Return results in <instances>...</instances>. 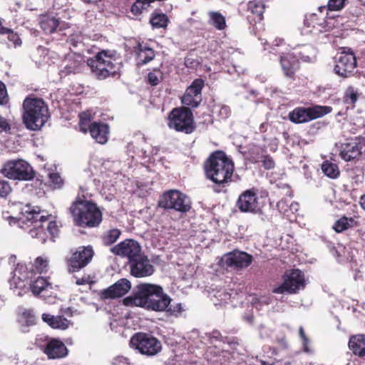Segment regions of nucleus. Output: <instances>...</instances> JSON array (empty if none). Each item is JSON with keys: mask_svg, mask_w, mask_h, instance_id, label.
I'll use <instances>...</instances> for the list:
<instances>
[{"mask_svg": "<svg viewBox=\"0 0 365 365\" xmlns=\"http://www.w3.org/2000/svg\"><path fill=\"white\" fill-rule=\"evenodd\" d=\"M39 24L45 34H51L57 31L60 21L59 19L45 14L41 16Z\"/></svg>", "mask_w": 365, "mask_h": 365, "instance_id": "nucleus-28", "label": "nucleus"}, {"mask_svg": "<svg viewBox=\"0 0 365 365\" xmlns=\"http://www.w3.org/2000/svg\"><path fill=\"white\" fill-rule=\"evenodd\" d=\"M331 110V107L326 106L297 107L289 113L288 117L291 122L301 124L321 118Z\"/></svg>", "mask_w": 365, "mask_h": 365, "instance_id": "nucleus-10", "label": "nucleus"}, {"mask_svg": "<svg viewBox=\"0 0 365 365\" xmlns=\"http://www.w3.org/2000/svg\"><path fill=\"white\" fill-rule=\"evenodd\" d=\"M349 349L353 354L360 358L365 357V334H356L349 337Z\"/></svg>", "mask_w": 365, "mask_h": 365, "instance_id": "nucleus-25", "label": "nucleus"}, {"mask_svg": "<svg viewBox=\"0 0 365 365\" xmlns=\"http://www.w3.org/2000/svg\"><path fill=\"white\" fill-rule=\"evenodd\" d=\"M11 192L9 182L0 178V197H6Z\"/></svg>", "mask_w": 365, "mask_h": 365, "instance_id": "nucleus-50", "label": "nucleus"}, {"mask_svg": "<svg viewBox=\"0 0 365 365\" xmlns=\"http://www.w3.org/2000/svg\"><path fill=\"white\" fill-rule=\"evenodd\" d=\"M170 298L163 292L160 285L141 284L133 296L123 299L126 306H136L147 310L163 312L168 308Z\"/></svg>", "mask_w": 365, "mask_h": 365, "instance_id": "nucleus-1", "label": "nucleus"}, {"mask_svg": "<svg viewBox=\"0 0 365 365\" xmlns=\"http://www.w3.org/2000/svg\"><path fill=\"white\" fill-rule=\"evenodd\" d=\"M9 102V97L5 84L0 81V105L6 106Z\"/></svg>", "mask_w": 365, "mask_h": 365, "instance_id": "nucleus-51", "label": "nucleus"}, {"mask_svg": "<svg viewBox=\"0 0 365 365\" xmlns=\"http://www.w3.org/2000/svg\"><path fill=\"white\" fill-rule=\"evenodd\" d=\"M48 237L51 240L54 241V238L58 235L59 229L55 221H50L48 222L46 228H45Z\"/></svg>", "mask_w": 365, "mask_h": 365, "instance_id": "nucleus-47", "label": "nucleus"}, {"mask_svg": "<svg viewBox=\"0 0 365 365\" xmlns=\"http://www.w3.org/2000/svg\"><path fill=\"white\" fill-rule=\"evenodd\" d=\"M23 108V121L29 130H40L50 118L48 106L42 98L26 97Z\"/></svg>", "mask_w": 365, "mask_h": 365, "instance_id": "nucleus-3", "label": "nucleus"}, {"mask_svg": "<svg viewBox=\"0 0 365 365\" xmlns=\"http://www.w3.org/2000/svg\"><path fill=\"white\" fill-rule=\"evenodd\" d=\"M210 339L212 341L215 340V341H222L224 343L227 341V337H223L222 336L220 331L218 330H213L210 334Z\"/></svg>", "mask_w": 365, "mask_h": 365, "instance_id": "nucleus-55", "label": "nucleus"}, {"mask_svg": "<svg viewBox=\"0 0 365 365\" xmlns=\"http://www.w3.org/2000/svg\"><path fill=\"white\" fill-rule=\"evenodd\" d=\"M347 0H329L327 6H320L319 10L323 12L324 10L330 11H340L345 6Z\"/></svg>", "mask_w": 365, "mask_h": 365, "instance_id": "nucleus-40", "label": "nucleus"}, {"mask_svg": "<svg viewBox=\"0 0 365 365\" xmlns=\"http://www.w3.org/2000/svg\"><path fill=\"white\" fill-rule=\"evenodd\" d=\"M358 222L353 217H348L346 216H342L337 220L332 226V229L336 233H341L350 228L356 227Z\"/></svg>", "mask_w": 365, "mask_h": 365, "instance_id": "nucleus-30", "label": "nucleus"}, {"mask_svg": "<svg viewBox=\"0 0 365 365\" xmlns=\"http://www.w3.org/2000/svg\"><path fill=\"white\" fill-rule=\"evenodd\" d=\"M89 277H83L81 278H78L76 279V284L78 285H85V284H89L90 283V281H89Z\"/></svg>", "mask_w": 365, "mask_h": 365, "instance_id": "nucleus-61", "label": "nucleus"}, {"mask_svg": "<svg viewBox=\"0 0 365 365\" xmlns=\"http://www.w3.org/2000/svg\"><path fill=\"white\" fill-rule=\"evenodd\" d=\"M163 79V72L158 69H153L148 74V83L152 86H156Z\"/></svg>", "mask_w": 365, "mask_h": 365, "instance_id": "nucleus-42", "label": "nucleus"}, {"mask_svg": "<svg viewBox=\"0 0 365 365\" xmlns=\"http://www.w3.org/2000/svg\"><path fill=\"white\" fill-rule=\"evenodd\" d=\"M280 63L284 74L289 78L294 79L295 73L300 67L299 59L292 54H287L281 56Z\"/></svg>", "mask_w": 365, "mask_h": 365, "instance_id": "nucleus-23", "label": "nucleus"}, {"mask_svg": "<svg viewBox=\"0 0 365 365\" xmlns=\"http://www.w3.org/2000/svg\"><path fill=\"white\" fill-rule=\"evenodd\" d=\"M205 86V81L202 78L195 79L186 88L181 97V103L187 108H195L199 106L202 101V90Z\"/></svg>", "mask_w": 365, "mask_h": 365, "instance_id": "nucleus-14", "label": "nucleus"}, {"mask_svg": "<svg viewBox=\"0 0 365 365\" xmlns=\"http://www.w3.org/2000/svg\"><path fill=\"white\" fill-rule=\"evenodd\" d=\"M34 267L39 274L46 273L48 270L49 262L46 257H38L34 260Z\"/></svg>", "mask_w": 365, "mask_h": 365, "instance_id": "nucleus-43", "label": "nucleus"}, {"mask_svg": "<svg viewBox=\"0 0 365 365\" xmlns=\"http://www.w3.org/2000/svg\"><path fill=\"white\" fill-rule=\"evenodd\" d=\"M10 131L11 125L9 124L8 120L0 115V133L3 132L10 133Z\"/></svg>", "mask_w": 365, "mask_h": 365, "instance_id": "nucleus-53", "label": "nucleus"}, {"mask_svg": "<svg viewBox=\"0 0 365 365\" xmlns=\"http://www.w3.org/2000/svg\"><path fill=\"white\" fill-rule=\"evenodd\" d=\"M284 43V41L283 38H277L274 40L272 43L275 46H279L282 45Z\"/></svg>", "mask_w": 365, "mask_h": 365, "instance_id": "nucleus-62", "label": "nucleus"}, {"mask_svg": "<svg viewBox=\"0 0 365 365\" xmlns=\"http://www.w3.org/2000/svg\"><path fill=\"white\" fill-rule=\"evenodd\" d=\"M130 274L136 278H143L152 275L155 272V268L148 257L141 254L128 262Z\"/></svg>", "mask_w": 365, "mask_h": 365, "instance_id": "nucleus-18", "label": "nucleus"}, {"mask_svg": "<svg viewBox=\"0 0 365 365\" xmlns=\"http://www.w3.org/2000/svg\"><path fill=\"white\" fill-rule=\"evenodd\" d=\"M206 176L213 182L223 185L230 180L234 172V163L224 151L212 153L204 164Z\"/></svg>", "mask_w": 365, "mask_h": 365, "instance_id": "nucleus-2", "label": "nucleus"}, {"mask_svg": "<svg viewBox=\"0 0 365 365\" xmlns=\"http://www.w3.org/2000/svg\"><path fill=\"white\" fill-rule=\"evenodd\" d=\"M1 35L6 34L8 40L11 42L14 46L21 44V40L18 33L14 32L13 29L6 27L5 29H1Z\"/></svg>", "mask_w": 365, "mask_h": 365, "instance_id": "nucleus-45", "label": "nucleus"}, {"mask_svg": "<svg viewBox=\"0 0 365 365\" xmlns=\"http://www.w3.org/2000/svg\"><path fill=\"white\" fill-rule=\"evenodd\" d=\"M110 252L120 257H126L128 262L142 254L140 243L133 239H125L110 248Z\"/></svg>", "mask_w": 365, "mask_h": 365, "instance_id": "nucleus-15", "label": "nucleus"}, {"mask_svg": "<svg viewBox=\"0 0 365 365\" xmlns=\"http://www.w3.org/2000/svg\"><path fill=\"white\" fill-rule=\"evenodd\" d=\"M268 192L265 190L259 191L252 187V213H262V209L266 204Z\"/></svg>", "mask_w": 365, "mask_h": 365, "instance_id": "nucleus-29", "label": "nucleus"}, {"mask_svg": "<svg viewBox=\"0 0 365 365\" xmlns=\"http://www.w3.org/2000/svg\"><path fill=\"white\" fill-rule=\"evenodd\" d=\"M359 203L361 208L365 211V194L360 197Z\"/></svg>", "mask_w": 365, "mask_h": 365, "instance_id": "nucleus-64", "label": "nucleus"}, {"mask_svg": "<svg viewBox=\"0 0 365 365\" xmlns=\"http://www.w3.org/2000/svg\"><path fill=\"white\" fill-rule=\"evenodd\" d=\"M91 196L92 195L88 192L87 187L85 186H80L79 191L75 201L79 200L86 203V201H92L91 200Z\"/></svg>", "mask_w": 365, "mask_h": 365, "instance_id": "nucleus-48", "label": "nucleus"}, {"mask_svg": "<svg viewBox=\"0 0 365 365\" xmlns=\"http://www.w3.org/2000/svg\"><path fill=\"white\" fill-rule=\"evenodd\" d=\"M212 25L218 30H222L226 26L225 17L219 12L212 11L210 14Z\"/></svg>", "mask_w": 365, "mask_h": 365, "instance_id": "nucleus-44", "label": "nucleus"}, {"mask_svg": "<svg viewBox=\"0 0 365 365\" xmlns=\"http://www.w3.org/2000/svg\"><path fill=\"white\" fill-rule=\"evenodd\" d=\"M276 343L280 349H284L288 347V344L285 336H282L280 338L276 339Z\"/></svg>", "mask_w": 365, "mask_h": 365, "instance_id": "nucleus-59", "label": "nucleus"}, {"mask_svg": "<svg viewBox=\"0 0 365 365\" xmlns=\"http://www.w3.org/2000/svg\"><path fill=\"white\" fill-rule=\"evenodd\" d=\"M305 287L304 273L298 269L287 270L283 275V282L279 286L273 289L272 292L275 294H295L300 289Z\"/></svg>", "mask_w": 365, "mask_h": 365, "instance_id": "nucleus-11", "label": "nucleus"}, {"mask_svg": "<svg viewBox=\"0 0 365 365\" xmlns=\"http://www.w3.org/2000/svg\"><path fill=\"white\" fill-rule=\"evenodd\" d=\"M83 65V58L81 55L73 53L66 56L63 61V67L60 70L61 76H67L70 74H75L80 72Z\"/></svg>", "mask_w": 365, "mask_h": 365, "instance_id": "nucleus-21", "label": "nucleus"}, {"mask_svg": "<svg viewBox=\"0 0 365 365\" xmlns=\"http://www.w3.org/2000/svg\"><path fill=\"white\" fill-rule=\"evenodd\" d=\"M139 53L138 58L141 61V64H146L152 61L155 57V51L153 49L147 47H143L140 44L138 45Z\"/></svg>", "mask_w": 365, "mask_h": 365, "instance_id": "nucleus-37", "label": "nucleus"}, {"mask_svg": "<svg viewBox=\"0 0 365 365\" xmlns=\"http://www.w3.org/2000/svg\"><path fill=\"white\" fill-rule=\"evenodd\" d=\"M130 288V282L125 278H122L107 289L101 290L99 297L102 300L119 298L127 294Z\"/></svg>", "mask_w": 365, "mask_h": 365, "instance_id": "nucleus-19", "label": "nucleus"}, {"mask_svg": "<svg viewBox=\"0 0 365 365\" xmlns=\"http://www.w3.org/2000/svg\"><path fill=\"white\" fill-rule=\"evenodd\" d=\"M200 62L192 55H188L185 58V66L191 69H197Z\"/></svg>", "mask_w": 365, "mask_h": 365, "instance_id": "nucleus-52", "label": "nucleus"}, {"mask_svg": "<svg viewBox=\"0 0 365 365\" xmlns=\"http://www.w3.org/2000/svg\"><path fill=\"white\" fill-rule=\"evenodd\" d=\"M169 19L165 14L153 13L150 19V23L154 28H165L168 25Z\"/></svg>", "mask_w": 365, "mask_h": 365, "instance_id": "nucleus-36", "label": "nucleus"}, {"mask_svg": "<svg viewBox=\"0 0 365 365\" xmlns=\"http://www.w3.org/2000/svg\"><path fill=\"white\" fill-rule=\"evenodd\" d=\"M24 217L26 221L31 222L32 224L39 223V225H43L48 220V216L43 215L41 210L36 211L34 209H30V207L25 211Z\"/></svg>", "mask_w": 365, "mask_h": 365, "instance_id": "nucleus-32", "label": "nucleus"}, {"mask_svg": "<svg viewBox=\"0 0 365 365\" xmlns=\"http://www.w3.org/2000/svg\"><path fill=\"white\" fill-rule=\"evenodd\" d=\"M53 284L48 281V278L38 277L30 283V289L35 296L46 297L47 293H52Z\"/></svg>", "mask_w": 365, "mask_h": 365, "instance_id": "nucleus-22", "label": "nucleus"}, {"mask_svg": "<svg viewBox=\"0 0 365 365\" xmlns=\"http://www.w3.org/2000/svg\"><path fill=\"white\" fill-rule=\"evenodd\" d=\"M168 127L186 135L192 133L196 129L193 113L186 106L175 107L168 113Z\"/></svg>", "mask_w": 365, "mask_h": 365, "instance_id": "nucleus-6", "label": "nucleus"}, {"mask_svg": "<svg viewBox=\"0 0 365 365\" xmlns=\"http://www.w3.org/2000/svg\"><path fill=\"white\" fill-rule=\"evenodd\" d=\"M89 133L96 142L100 144H104L108 141L109 127L106 123L93 122L91 123Z\"/></svg>", "mask_w": 365, "mask_h": 365, "instance_id": "nucleus-24", "label": "nucleus"}, {"mask_svg": "<svg viewBox=\"0 0 365 365\" xmlns=\"http://www.w3.org/2000/svg\"><path fill=\"white\" fill-rule=\"evenodd\" d=\"M158 207L185 213L191 209V202L187 196L177 190L165 192L158 200Z\"/></svg>", "mask_w": 365, "mask_h": 365, "instance_id": "nucleus-9", "label": "nucleus"}, {"mask_svg": "<svg viewBox=\"0 0 365 365\" xmlns=\"http://www.w3.org/2000/svg\"><path fill=\"white\" fill-rule=\"evenodd\" d=\"M145 6H147V4H145L144 0H136V1L132 5L130 11L135 16L140 15L143 10L145 9Z\"/></svg>", "mask_w": 365, "mask_h": 365, "instance_id": "nucleus-49", "label": "nucleus"}, {"mask_svg": "<svg viewBox=\"0 0 365 365\" xmlns=\"http://www.w3.org/2000/svg\"><path fill=\"white\" fill-rule=\"evenodd\" d=\"M237 207L242 212L251 211V190H247L240 195Z\"/></svg>", "mask_w": 365, "mask_h": 365, "instance_id": "nucleus-33", "label": "nucleus"}, {"mask_svg": "<svg viewBox=\"0 0 365 365\" xmlns=\"http://www.w3.org/2000/svg\"><path fill=\"white\" fill-rule=\"evenodd\" d=\"M43 351L50 359H61L68 354L66 346L58 339H48L43 349Z\"/></svg>", "mask_w": 365, "mask_h": 365, "instance_id": "nucleus-20", "label": "nucleus"}, {"mask_svg": "<svg viewBox=\"0 0 365 365\" xmlns=\"http://www.w3.org/2000/svg\"><path fill=\"white\" fill-rule=\"evenodd\" d=\"M359 93L357 88L352 86H348L344 94V101L345 103L351 104L353 106L358 101Z\"/></svg>", "mask_w": 365, "mask_h": 365, "instance_id": "nucleus-38", "label": "nucleus"}, {"mask_svg": "<svg viewBox=\"0 0 365 365\" xmlns=\"http://www.w3.org/2000/svg\"><path fill=\"white\" fill-rule=\"evenodd\" d=\"M274 161L272 158L269 156H265L262 160V165L266 170H270L274 167Z\"/></svg>", "mask_w": 365, "mask_h": 365, "instance_id": "nucleus-56", "label": "nucleus"}, {"mask_svg": "<svg viewBox=\"0 0 365 365\" xmlns=\"http://www.w3.org/2000/svg\"><path fill=\"white\" fill-rule=\"evenodd\" d=\"M262 363L263 365H292L291 363L289 361L285 360H278L272 364H269L265 361H262Z\"/></svg>", "mask_w": 365, "mask_h": 365, "instance_id": "nucleus-60", "label": "nucleus"}, {"mask_svg": "<svg viewBox=\"0 0 365 365\" xmlns=\"http://www.w3.org/2000/svg\"><path fill=\"white\" fill-rule=\"evenodd\" d=\"M115 53L108 50H102L93 58L87 60V65L98 80L115 76L118 73Z\"/></svg>", "mask_w": 365, "mask_h": 365, "instance_id": "nucleus-5", "label": "nucleus"}, {"mask_svg": "<svg viewBox=\"0 0 365 365\" xmlns=\"http://www.w3.org/2000/svg\"><path fill=\"white\" fill-rule=\"evenodd\" d=\"M18 322L24 331L26 328L36 324V317L32 309H21L18 315Z\"/></svg>", "mask_w": 365, "mask_h": 365, "instance_id": "nucleus-27", "label": "nucleus"}, {"mask_svg": "<svg viewBox=\"0 0 365 365\" xmlns=\"http://www.w3.org/2000/svg\"><path fill=\"white\" fill-rule=\"evenodd\" d=\"M121 233V230L118 228L108 230L101 236V240L103 245L110 246L120 238Z\"/></svg>", "mask_w": 365, "mask_h": 365, "instance_id": "nucleus-31", "label": "nucleus"}, {"mask_svg": "<svg viewBox=\"0 0 365 365\" xmlns=\"http://www.w3.org/2000/svg\"><path fill=\"white\" fill-rule=\"evenodd\" d=\"M264 5L262 2H255L252 1V21L261 22L263 19V14L264 12Z\"/></svg>", "mask_w": 365, "mask_h": 365, "instance_id": "nucleus-39", "label": "nucleus"}, {"mask_svg": "<svg viewBox=\"0 0 365 365\" xmlns=\"http://www.w3.org/2000/svg\"><path fill=\"white\" fill-rule=\"evenodd\" d=\"M356 58L354 53L349 50L342 51L335 58V73L343 78H349L354 74L356 68Z\"/></svg>", "mask_w": 365, "mask_h": 365, "instance_id": "nucleus-13", "label": "nucleus"}, {"mask_svg": "<svg viewBox=\"0 0 365 365\" xmlns=\"http://www.w3.org/2000/svg\"><path fill=\"white\" fill-rule=\"evenodd\" d=\"M322 170L327 176L332 179L336 178L340 173L338 165L328 160L322 163Z\"/></svg>", "mask_w": 365, "mask_h": 365, "instance_id": "nucleus-35", "label": "nucleus"}, {"mask_svg": "<svg viewBox=\"0 0 365 365\" xmlns=\"http://www.w3.org/2000/svg\"><path fill=\"white\" fill-rule=\"evenodd\" d=\"M42 320L53 329H66L69 325V321L63 316H53L43 313Z\"/></svg>", "mask_w": 365, "mask_h": 365, "instance_id": "nucleus-26", "label": "nucleus"}, {"mask_svg": "<svg viewBox=\"0 0 365 365\" xmlns=\"http://www.w3.org/2000/svg\"><path fill=\"white\" fill-rule=\"evenodd\" d=\"M299 57L304 62L312 61V58H310L309 56L304 55L302 52L299 53Z\"/></svg>", "mask_w": 365, "mask_h": 365, "instance_id": "nucleus-63", "label": "nucleus"}, {"mask_svg": "<svg viewBox=\"0 0 365 365\" xmlns=\"http://www.w3.org/2000/svg\"><path fill=\"white\" fill-rule=\"evenodd\" d=\"M49 185L54 189H59L63 185V180L61 175L54 172H49L48 174Z\"/></svg>", "mask_w": 365, "mask_h": 365, "instance_id": "nucleus-46", "label": "nucleus"}, {"mask_svg": "<svg viewBox=\"0 0 365 365\" xmlns=\"http://www.w3.org/2000/svg\"><path fill=\"white\" fill-rule=\"evenodd\" d=\"M78 117V125L80 130L83 133H87L88 131H90L91 127L90 114L86 112H83L79 114Z\"/></svg>", "mask_w": 365, "mask_h": 365, "instance_id": "nucleus-41", "label": "nucleus"}, {"mask_svg": "<svg viewBox=\"0 0 365 365\" xmlns=\"http://www.w3.org/2000/svg\"><path fill=\"white\" fill-rule=\"evenodd\" d=\"M75 224L83 228L98 227L103 220V214L93 201H74L69 208Z\"/></svg>", "mask_w": 365, "mask_h": 365, "instance_id": "nucleus-4", "label": "nucleus"}, {"mask_svg": "<svg viewBox=\"0 0 365 365\" xmlns=\"http://www.w3.org/2000/svg\"><path fill=\"white\" fill-rule=\"evenodd\" d=\"M130 346L142 355L154 356L162 350L161 341L151 334L145 332L135 333L130 340Z\"/></svg>", "mask_w": 365, "mask_h": 365, "instance_id": "nucleus-7", "label": "nucleus"}, {"mask_svg": "<svg viewBox=\"0 0 365 365\" xmlns=\"http://www.w3.org/2000/svg\"><path fill=\"white\" fill-rule=\"evenodd\" d=\"M221 264L227 269H240L247 267L251 262V255L246 252L233 250L223 255Z\"/></svg>", "mask_w": 365, "mask_h": 365, "instance_id": "nucleus-16", "label": "nucleus"}, {"mask_svg": "<svg viewBox=\"0 0 365 365\" xmlns=\"http://www.w3.org/2000/svg\"><path fill=\"white\" fill-rule=\"evenodd\" d=\"M277 210L284 215H288L289 205L287 200L282 199L277 203Z\"/></svg>", "mask_w": 365, "mask_h": 365, "instance_id": "nucleus-54", "label": "nucleus"}, {"mask_svg": "<svg viewBox=\"0 0 365 365\" xmlns=\"http://www.w3.org/2000/svg\"><path fill=\"white\" fill-rule=\"evenodd\" d=\"M1 173L11 180H30L34 178L32 167L22 159L7 160L1 169Z\"/></svg>", "mask_w": 365, "mask_h": 365, "instance_id": "nucleus-8", "label": "nucleus"}, {"mask_svg": "<svg viewBox=\"0 0 365 365\" xmlns=\"http://www.w3.org/2000/svg\"><path fill=\"white\" fill-rule=\"evenodd\" d=\"M365 145V138L359 135L350 141L342 143L340 148V157L345 161H351L361 153V149Z\"/></svg>", "mask_w": 365, "mask_h": 365, "instance_id": "nucleus-17", "label": "nucleus"}, {"mask_svg": "<svg viewBox=\"0 0 365 365\" xmlns=\"http://www.w3.org/2000/svg\"><path fill=\"white\" fill-rule=\"evenodd\" d=\"M29 235L33 238H36L41 244L45 243L49 238L43 225H36L29 230Z\"/></svg>", "mask_w": 365, "mask_h": 365, "instance_id": "nucleus-34", "label": "nucleus"}, {"mask_svg": "<svg viewBox=\"0 0 365 365\" xmlns=\"http://www.w3.org/2000/svg\"><path fill=\"white\" fill-rule=\"evenodd\" d=\"M94 251L91 245L81 246L71 250V255L66 259L68 272H79L86 267L92 260Z\"/></svg>", "mask_w": 365, "mask_h": 365, "instance_id": "nucleus-12", "label": "nucleus"}, {"mask_svg": "<svg viewBox=\"0 0 365 365\" xmlns=\"http://www.w3.org/2000/svg\"><path fill=\"white\" fill-rule=\"evenodd\" d=\"M112 365H130L128 359L123 356H117L112 361Z\"/></svg>", "mask_w": 365, "mask_h": 365, "instance_id": "nucleus-57", "label": "nucleus"}, {"mask_svg": "<svg viewBox=\"0 0 365 365\" xmlns=\"http://www.w3.org/2000/svg\"><path fill=\"white\" fill-rule=\"evenodd\" d=\"M360 130H365V126L357 125L356 123H350L349 131L351 134H357L360 132Z\"/></svg>", "mask_w": 365, "mask_h": 365, "instance_id": "nucleus-58", "label": "nucleus"}]
</instances>
